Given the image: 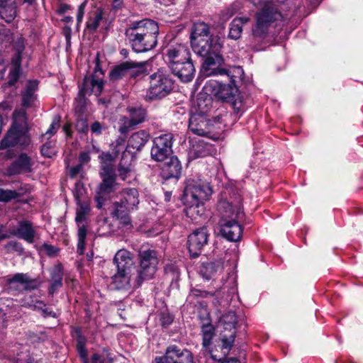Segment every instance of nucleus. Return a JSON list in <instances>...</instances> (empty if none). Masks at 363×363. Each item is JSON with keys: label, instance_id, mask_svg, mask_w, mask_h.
I'll list each match as a JSON object with an SVG mask.
<instances>
[{"label": "nucleus", "instance_id": "1", "mask_svg": "<svg viewBox=\"0 0 363 363\" xmlns=\"http://www.w3.org/2000/svg\"><path fill=\"white\" fill-rule=\"evenodd\" d=\"M193 50L199 55L205 57L204 67L208 74H223L225 70L218 68L223 63L220 54L222 48L220 39L218 36L210 35L209 26L203 22L194 24L190 35Z\"/></svg>", "mask_w": 363, "mask_h": 363}, {"label": "nucleus", "instance_id": "2", "mask_svg": "<svg viewBox=\"0 0 363 363\" xmlns=\"http://www.w3.org/2000/svg\"><path fill=\"white\" fill-rule=\"evenodd\" d=\"M255 5L263 4L255 14V22L251 28L252 40L262 44L269 37L270 30L282 19V15L274 2H283L284 0H252Z\"/></svg>", "mask_w": 363, "mask_h": 363}, {"label": "nucleus", "instance_id": "3", "mask_svg": "<svg viewBox=\"0 0 363 363\" xmlns=\"http://www.w3.org/2000/svg\"><path fill=\"white\" fill-rule=\"evenodd\" d=\"M158 33L157 23L147 18L131 23L125 32L129 44L135 52L152 50L157 45Z\"/></svg>", "mask_w": 363, "mask_h": 363}, {"label": "nucleus", "instance_id": "4", "mask_svg": "<svg viewBox=\"0 0 363 363\" xmlns=\"http://www.w3.org/2000/svg\"><path fill=\"white\" fill-rule=\"evenodd\" d=\"M218 208L220 214L219 225L223 237L231 242L240 240L242 228L238 220L243 216L240 197L230 201L221 200L218 204Z\"/></svg>", "mask_w": 363, "mask_h": 363}, {"label": "nucleus", "instance_id": "5", "mask_svg": "<svg viewBox=\"0 0 363 363\" xmlns=\"http://www.w3.org/2000/svg\"><path fill=\"white\" fill-rule=\"evenodd\" d=\"M113 264L116 272L111 277V285L117 290H130L138 289L142 284V280L138 278L135 267L129 251L119 250L113 257Z\"/></svg>", "mask_w": 363, "mask_h": 363}, {"label": "nucleus", "instance_id": "6", "mask_svg": "<svg viewBox=\"0 0 363 363\" xmlns=\"http://www.w3.org/2000/svg\"><path fill=\"white\" fill-rule=\"evenodd\" d=\"M213 194L210 184L200 178H189L186 180L184 191V201L187 205V215L201 214L203 211V201Z\"/></svg>", "mask_w": 363, "mask_h": 363}, {"label": "nucleus", "instance_id": "7", "mask_svg": "<svg viewBox=\"0 0 363 363\" xmlns=\"http://www.w3.org/2000/svg\"><path fill=\"white\" fill-rule=\"evenodd\" d=\"M117 197L118 201L113 203L111 214L121 224L130 225V213L138 208L140 203L138 191L135 188H125Z\"/></svg>", "mask_w": 363, "mask_h": 363}, {"label": "nucleus", "instance_id": "8", "mask_svg": "<svg viewBox=\"0 0 363 363\" xmlns=\"http://www.w3.org/2000/svg\"><path fill=\"white\" fill-rule=\"evenodd\" d=\"M28 125L26 111H16L13 113V124L7 135L0 143V150L19 145L26 146L30 143L27 135Z\"/></svg>", "mask_w": 363, "mask_h": 363}, {"label": "nucleus", "instance_id": "9", "mask_svg": "<svg viewBox=\"0 0 363 363\" xmlns=\"http://www.w3.org/2000/svg\"><path fill=\"white\" fill-rule=\"evenodd\" d=\"M150 86L146 96L150 100L161 99L169 95L174 88V80L166 71L158 69L149 77Z\"/></svg>", "mask_w": 363, "mask_h": 363}, {"label": "nucleus", "instance_id": "10", "mask_svg": "<svg viewBox=\"0 0 363 363\" xmlns=\"http://www.w3.org/2000/svg\"><path fill=\"white\" fill-rule=\"evenodd\" d=\"M138 267L135 269L138 279L143 282L152 279L159 264L157 252L151 248L142 247L138 252Z\"/></svg>", "mask_w": 363, "mask_h": 363}, {"label": "nucleus", "instance_id": "11", "mask_svg": "<svg viewBox=\"0 0 363 363\" xmlns=\"http://www.w3.org/2000/svg\"><path fill=\"white\" fill-rule=\"evenodd\" d=\"M223 330L220 332L221 350L226 356L232 348L236 335L237 316L234 312H228L223 316Z\"/></svg>", "mask_w": 363, "mask_h": 363}, {"label": "nucleus", "instance_id": "12", "mask_svg": "<svg viewBox=\"0 0 363 363\" xmlns=\"http://www.w3.org/2000/svg\"><path fill=\"white\" fill-rule=\"evenodd\" d=\"M173 140L174 135L171 133H164L156 137L153 140V145L150 152L152 160L162 162L168 159L172 152Z\"/></svg>", "mask_w": 363, "mask_h": 363}, {"label": "nucleus", "instance_id": "13", "mask_svg": "<svg viewBox=\"0 0 363 363\" xmlns=\"http://www.w3.org/2000/svg\"><path fill=\"white\" fill-rule=\"evenodd\" d=\"M154 363H194L192 353L177 345H172L167 347L162 357H157Z\"/></svg>", "mask_w": 363, "mask_h": 363}, {"label": "nucleus", "instance_id": "14", "mask_svg": "<svg viewBox=\"0 0 363 363\" xmlns=\"http://www.w3.org/2000/svg\"><path fill=\"white\" fill-rule=\"evenodd\" d=\"M77 207L76 209L75 221L78 225V243L77 252L79 255H83L85 249V239L86 237V228L84 224H82L86 219V217L90 211V206L89 201L84 200L77 201Z\"/></svg>", "mask_w": 363, "mask_h": 363}, {"label": "nucleus", "instance_id": "15", "mask_svg": "<svg viewBox=\"0 0 363 363\" xmlns=\"http://www.w3.org/2000/svg\"><path fill=\"white\" fill-rule=\"evenodd\" d=\"M145 62H124L115 67L109 73L110 79L117 81L126 75L136 77L145 72Z\"/></svg>", "mask_w": 363, "mask_h": 363}, {"label": "nucleus", "instance_id": "16", "mask_svg": "<svg viewBox=\"0 0 363 363\" xmlns=\"http://www.w3.org/2000/svg\"><path fill=\"white\" fill-rule=\"evenodd\" d=\"M104 86V82L101 79H97L94 76L91 75L85 77L82 87L79 89L78 96L76 99V103L77 106L81 108L84 107L86 104L85 95L94 94L96 96L99 95Z\"/></svg>", "mask_w": 363, "mask_h": 363}, {"label": "nucleus", "instance_id": "17", "mask_svg": "<svg viewBox=\"0 0 363 363\" xmlns=\"http://www.w3.org/2000/svg\"><path fill=\"white\" fill-rule=\"evenodd\" d=\"M208 231L206 227L195 230L188 237V249L192 257H198L203 247L208 243Z\"/></svg>", "mask_w": 363, "mask_h": 363}, {"label": "nucleus", "instance_id": "18", "mask_svg": "<svg viewBox=\"0 0 363 363\" xmlns=\"http://www.w3.org/2000/svg\"><path fill=\"white\" fill-rule=\"evenodd\" d=\"M206 89L211 90L212 94L224 101L233 100L238 92V89L234 82L221 84L216 81H210L207 82Z\"/></svg>", "mask_w": 363, "mask_h": 363}, {"label": "nucleus", "instance_id": "19", "mask_svg": "<svg viewBox=\"0 0 363 363\" xmlns=\"http://www.w3.org/2000/svg\"><path fill=\"white\" fill-rule=\"evenodd\" d=\"M165 57L169 67L177 62L187 60V59L191 57V55L186 45L179 43L172 45L167 48Z\"/></svg>", "mask_w": 363, "mask_h": 363}, {"label": "nucleus", "instance_id": "20", "mask_svg": "<svg viewBox=\"0 0 363 363\" xmlns=\"http://www.w3.org/2000/svg\"><path fill=\"white\" fill-rule=\"evenodd\" d=\"M172 73L177 76L182 82H191L195 74V68L191 57L182 62H177L170 65Z\"/></svg>", "mask_w": 363, "mask_h": 363}, {"label": "nucleus", "instance_id": "21", "mask_svg": "<svg viewBox=\"0 0 363 363\" xmlns=\"http://www.w3.org/2000/svg\"><path fill=\"white\" fill-rule=\"evenodd\" d=\"M32 162L30 158L25 153H21L8 167L9 175L19 174L23 172H31Z\"/></svg>", "mask_w": 363, "mask_h": 363}, {"label": "nucleus", "instance_id": "22", "mask_svg": "<svg viewBox=\"0 0 363 363\" xmlns=\"http://www.w3.org/2000/svg\"><path fill=\"white\" fill-rule=\"evenodd\" d=\"M161 167V174L164 179L179 178L181 175L182 166L177 157H171Z\"/></svg>", "mask_w": 363, "mask_h": 363}, {"label": "nucleus", "instance_id": "23", "mask_svg": "<svg viewBox=\"0 0 363 363\" xmlns=\"http://www.w3.org/2000/svg\"><path fill=\"white\" fill-rule=\"evenodd\" d=\"M38 88L37 80L28 81L25 90L22 92V106L25 108H30L35 106L37 101L35 94Z\"/></svg>", "mask_w": 363, "mask_h": 363}, {"label": "nucleus", "instance_id": "24", "mask_svg": "<svg viewBox=\"0 0 363 363\" xmlns=\"http://www.w3.org/2000/svg\"><path fill=\"white\" fill-rule=\"evenodd\" d=\"M189 128L199 136H206L210 133L208 123L203 116H192L189 120Z\"/></svg>", "mask_w": 363, "mask_h": 363}, {"label": "nucleus", "instance_id": "25", "mask_svg": "<svg viewBox=\"0 0 363 363\" xmlns=\"http://www.w3.org/2000/svg\"><path fill=\"white\" fill-rule=\"evenodd\" d=\"M201 334L203 342L202 345L205 350H208L211 357L216 361H220L221 358L214 354L211 350H209V347L212 343V340L215 335V329L213 325L211 323L203 324L201 327Z\"/></svg>", "mask_w": 363, "mask_h": 363}, {"label": "nucleus", "instance_id": "26", "mask_svg": "<svg viewBox=\"0 0 363 363\" xmlns=\"http://www.w3.org/2000/svg\"><path fill=\"white\" fill-rule=\"evenodd\" d=\"M150 135L145 130H139L134 133L128 140L125 150L128 151V149L130 148L137 151L140 150L148 141Z\"/></svg>", "mask_w": 363, "mask_h": 363}, {"label": "nucleus", "instance_id": "27", "mask_svg": "<svg viewBox=\"0 0 363 363\" xmlns=\"http://www.w3.org/2000/svg\"><path fill=\"white\" fill-rule=\"evenodd\" d=\"M250 21L247 16L235 18L229 26L228 38L233 40H238L241 37L242 27Z\"/></svg>", "mask_w": 363, "mask_h": 363}, {"label": "nucleus", "instance_id": "28", "mask_svg": "<svg viewBox=\"0 0 363 363\" xmlns=\"http://www.w3.org/2000/svg\"><path fill=\"white\" fill-rule=\"evenodd\" d=\"M0 15L6 22H11L16 16L15 0H0Z\"/></svg>", "mask_w": 363, "mask_h": 363}, {"label": "nucleus", "instance_id": "29", "mask_svg": "<svg viewBox=\"0 0 363 363\" xmlns=\"http://www.w3.org/2000/svg\"><path fill=\"white\" fill-rule=\"evenodd\" d=\"M213 147L211 144L201 140L193 145L190 150V155L192 158L205 157L211 154Z\"/></svg>", "mask_w": 363, "mask_h": 363}, {"label": "nucleus", "instance_id": "30", "mask_svg": "<svg viewBox=\"0 0 363 363\" xmlns=\"http://www.w3.org/2000/svg\"><path fill=\"white\" fill-rule=\"evenodd\" d=\"M52 284L49 289V292L53 294L57 289L62 285L63 269L60 263L55 264L51 270Z\"/></svg>", "mask_w": 363, "mask_h": 363}, {"label": "nucleus", "instance_id": "31", "mask_svg": "<svg viewBox=\"0 0 363 363\" xmlns=\"http://www.w3.org/2000/svg\"><path fill=\"white\" fill-rule=\"evenodd\" d=\"M15 234L29 243L33 242L35 231L31 223L28 221L21 222Z\"/></svg>", "mask_w": 363, "mask_h": 363}, {"label": "nucleus", "instance_id": "32", "mask_svg": "<svg viewBox=\"0 0 363 363\" xmlns=\"http://www.w3.org/2000/svg\"><path fill=\"white\" fill-rule=\"evenodd\" d=\"M9 284L14 282L23 284L25 290H33L38 287V281L35 279H30L27 274L18 273L12 278L8 280Z\"/></svg>", "mask_w": 363, "mask_h": 363}, {"label": "nucleus", "instance_id": "33", "mask_svg": "<svg viewBox=\"0 0 363 363\" xmlns=\"http://www.w3.org/2000/svg\"><path fill=\"white\" fill-rule=\"evenodd\" d=\"M132 159L133 155L130 154V151L125 150L123 152L118 169V177L122 180H125L127 174L130 172Z\"/></svg>", "mask_w": 363, "mask_h": 363}, {"label": "nucleus", "instance_id": "34", "mask_svg": "<svg viewBox=\"0 0 363 363\" xmlns=\"http://www.w3.org/2000/svg\"><path fill=\"white\" fill-rule=\"evenodd\" d=\"M103 20L102 11L97 10L89 17L86 21V28L90 32L96 31Z\"/></svg>", "mask_w": 363, "mask_h": 363}, {"label": "nucleus", "instance_id": "35", "mask_svg": "<svg viewBox=\"0 0 363 363\" xmlns=\"http://www.w3.org/2000/svg\"><path fill=\"white\" fill-rule=\"evenodd\" d=\"M128 111L129 113V117L132 119V121L137 125L145 121L146 117V111L141 108H128Z\"/></svg>", "mask_w": 363, "mask_h": 363}, {"label": "nucleus", "instance_id": "36", "mask_svg": "<svg viewBox=\"0 0 363 363\" xmlns=\"http://www.w3.org/2000/svg\"><path fill=\"white\" fill-rule=\"evenodd\" d=\"M227 102L231 103L235 118L236 119L239 118L245 111L242 98L240 96L239 91L235 94V98L233 100L228 101Z\"/></svg>", "mask_w": 363, "mask_h": 363}, {"label": "nucleus", "instance_id": "37", "mask_svg": "<svg viewBox=\"0 0 363 363\" xmlns=\"http://www.w3.org/2000/svg\"><path fill=\"white\" fill-rule=\"evenodd\" d=\"M115 184L114 177H108L103 178V181L99 186V194H108L113 191Z\"/></svg>", "mask_w": 363, "mask_h": 363}, {"label": "nucleus", "instance_id": "38", "mask_svg": "<svg viewBox=\"0 0 363 363\" xmlns=\"http://www.w3.org/2000/svg\"><path fill=\"white\" fill-rule=\"evenodd\" d=\"M25 305L29 308H33V310L41 311L42 315L44 317H56V313L46 308L45 304L41 301H36L33 304L28 303H25Z\"/></svg>", "mask_w": 363, "mask_h": 363}, {"label": "nucleus", "instance_id": "39", "mask_svg": "<svg viewBox=\"0 0 363 363\" xmlns=\"http://www.w3.org/2000/svg\"><path fill=\"white\" fill-rule=\"evenodd\" d=\"M136 125L130 117L123 116L120 119L119 132L121 134H126Z\"/></svg>", "mask_w": 363, "mask_h": 363}, {"label": "nucleus", "instance_id": "40", "mask_svg": "<svg viewBox=\"0 0 363 363\" xmlns=\"http://www.w3.org/2000/svg\"><path fill=\"white\" fill-rule=\"evenodd\" d=\"M20 194L14 190L0 189V202H9L18 198Z\"/></svg>", "mask_w": 363, "mask_h": 363}, {"label": "nucleus", "instance_id": "41", "mask_svg": "<svg viewBox=\"0 0 363 363\" xmlns=\"http://www.w3.org/2000/svg\"><path fill=\"white\" fill-rule=\"evenodd\" d=\"M15 363H48L45 362L43 359H34L30 354L27 352H22L21 354H18L17 357L15 359Z\"/></svg>", "mask_w": 363, "mask_h": 363}, {"label": "nucleus", "instance_id": "42", "mask_svg": "<svg viewBox=\"0 0 363 363\" xmlns=\"http://www.w3.org/2000/svg\"><path fill=\"white\" fill-rule=\"evenodd\" d=\"M69 175L71 178L79 177L81 179H84L86 173L84 171L83 165H82V164H79L76 166L69 167Z\"/></svg>", "mask_w": 363, "mask_h": 363}, {"label": "nucleus", "instance_id": "43", "mask_svg": "<svg viewBox=\"0 0 363 363\" xmlns=\"http://www.w3.org/2000/svg\"><path fill=\"white\" fill-rule=\"evenodd\" d=\"M85 193V189L81 181L76 182L73 190V194L77 201H84L83 196Z\"/></svg>", "mask_w": 363, "mask_h": 363}, {"label": "nucleus", "instance_id": "44", "mask_svg": "<svg viewBox=\"0 0 363 363\" xmlns=\"http://www.w3.org/2000/svg\"><path fill=\"white\" fill-rule=\"evenodd\" d=\"M125 146V139L123 138H117L112 144L111 148L113 154L117 157L121 152L123 151Z\"/></svg>", "mask_w": 363, "mask_h": 363}, {"label": "nucleus", "instance_id": "45", "mask_svg": "<svg viewBox=\"0 0 363 363\" xmlns=\"http://www.w3.org/2000/svg\"><path fill=\"white\" fill-rule=\"evenodd\" d=\"M41 153L44 157L50 158L55 153V147L52 142L50 141L45 143L41 147Z\"/></svg>", "mask_w": 363, "mask_h": 363}, {"label": "nucleus", "instance_id": "46", "mask_svg": "<svg viewBox=\"0 0 363 363\" xmlns=\"http://www.w3.org/2000/svg\"><path fill=\"white\" fill-rule=\"evenodd\" d=\"M214 295L213 293L209 292L207 291H203L197 289H193L191 290L190 294L189 295V298H206L208 296H213Z\"/></svg>", "mask_w": 363, "mask_h": 363}, {"label": "nucleus", "instance_id": "47", "mask_svg": "<svg viewBox=\"0 0 363 363\" xmlns=\"http://www.w3.org/2000/svg\"><path fill=\"white\" fill-rule=\"evenodd\" d=\"M60 116H56L53 119L52 123L50 124L49 129L46 131L45 135H48V138L53 135L57 132L58 128H60Z\"/></svg>", "mask_w": 363, "mask_h": 363}, {"label": "nucleus", "instance_id": "48", "mask_svg": "<svg viewBox=\"0 0 363 363\" xmlns=\"http://www.w3.org/2000/svg\"><path fill=\"white\" fill-rule=\"evenodd\" d=\"M20 74H21L20 69H16L12 68L9 72L8 84L9 86L14 85L18 80Z\"/></svg>", "mask_w": 363, "mask_h": 363}, {"label": "nucleus", "instance_id": "49", "mask_svg": "<svg viewBox=\"0 0 363 363\" xmlns=\"http://www.w3.org/2000/svg\"><path fill=\"white\" fill-rule=\"evenodd\" d=\"M206 270L211 274L223 269V265L220 262H210L205 266Z\"/></svg>", "mask_w": 363, "mask_h": 363}, {"label": "nucleus", "instance_id": "50", "mask_svg": "<svg viewBox=\"0 0 363 363\" xmlns=\"http://www.w3.org/2000/svg\"><path fill=\"white\" fill-rule=\"evenodd\" d=\"M42 250L45 252L47 255L49 257H55L57 255L59 250L57 247L49 245V244H43L42 246Z\"/></svg>", "mask_w": 363, "mask_h": 363}, {"label": "nucleus", "instance_id": "51", "mask_svg": "<svg viewBox=\"0 0 363 363\" xmlns=\"http://www.w3.org/2000/svg\"><path fill=\"white\" fill-rule=\"evenodd\" d=\"M236 11L237 9L233 5H232L221 12L220 18L223 21H227L230 17H232L236 13Z\"/></svg>", "mask_w": 363, "mask_h": 363}, {"label": "nucleus", "instance_id": "52", "mask_svg": "<svg viewBox=\"0 0 363 363\" xmlns=\"http://www.w3.org/2000/svg\"><path fill=\"white\" fill-rule=\"evenodd\" d=\"M86 4H87V1H84L78 7L77 14V26H79V25L82 23V21L83 20Z\"/></svg>", "mask_w": 363, "mask_h": 363}, {"label": "nucleus", "instance_id": "53", "mask_svg": "<svg viewBox=\"0 0 363 363\" xmlns=\"http://www.w3.org/2000/svg\"><path fill=\"white\" fill-rule=\"evenodd\" d=\"M100 174L103 178L108 177H114L113 168L110 164H102Z\"/></svg>", "mask_w": 363, "mask_h": 363}, {"label": "nucleus", "instance_id": "54", "mask_svg": "<svg viewBox=\"0 0 363 363\" xmlns=\"http://www.w3.org/2000/svg\"><path fill=\"white\" fill-rule=\"evenodd\" d=\"M14 49L16 50V54L22 55L25 49V42L23 38H20L16 40L14 43Z\"/></svg>", "mask_w": 363, "mask_h": 363}, {"label": "nucleus", "instance_id": "55", "mask_svg": "<svg viewBox=\"0 0 363 363\" xmlns=\"http://www.w3.org/2000/svg\"><path fill=\"white\" fill-rule=\"evenodd\" d=\"M21 55L15 53L11 59L12 68L21 70Z\"/></svg>", "mask_w": 363, "mask_h": 363}, {"label": "nucleus", "instance_id": "56", "mask_svg": "<svg viewBox=\"0 0 363 363\" xmlns=\"http://www.w3.org/2000/svg\"><path fill=\"white\" fill-rule=\"evenodd\" d=\"M77 347H86V338L82 335L80 331L77 332Z\"/></svg>", "mask_w": 363, "mask_h": 363}, {"label": "nucleus", "instance_id": "57", "mask_svg": "<svg viewBox=\"0 0 363 363\" xmlns=\"http://www.w3.org/2000/svg\"><path fill=\"white\" fill-rule=\"evenodd\" d=\"M79 356L83 360V363H88L87 350L86 347H77Z\"/></svg>", "mask_w": 363, "mask_h": 363}, {"label": "nucleus", "instance_id": "58", "mask_svg": "<svg viewBox=\"0 0 363 363\" xmlns=\"http://www.w3.org/2000/svg\"><path fill=\"white\" fill-rule=\"evenodd\" d=\"M91 132L93 134H96V135L101 134V132H102V125H101V124L99 122H98V121L94 122L91 125Z\"/></svg>", "mask_w": 363, "mask_h": 363}, {"label": "nucleus", "instance_id": "59", "mask_svg": "<svg viewBox=\"0 0 363 363\" xmlns=\"http://www.w3.org/2000/svg\"><path fill=\"white\" fill-rule=\"evenodd\" d=\"M91 160L89 153L87 152H82L79 154V164H82V165L88 163Z\"/></svg>", "mask_w": 363, "mask_h": 363}, {"label": "nucleus", "instance_id": "60", "mask_svg": "<svg viewBox=\"0 0 363 363\" xmlns=\"http://www.w3.org/2000/svg\"><path fill=\"white\" fill-rule=\"evenodd\" d=\"M91 363H105V358L104 356L95 353L91 357Z\"/></svg>", "mask_w": 363, "mask_h": 363}, {"label": "nucleus", "instance_id": "61", "mask_svg": "<svg viewBox=\"0 0 363 363\" xmlns=\"http://www.w3.org/2000/svg\"><path fill=\"white\" fill-rule=\"evenodd\" d=\"M71 9V6L66 4H61L57 9V13L63 14Z\"/></svg>", "mask_w": 363, "mask_h": 363}, {"label": "nucleus", "instance_id": "62", "mask_svg": "<svg viewBox=\"0 0 363 363\" xmlns=\"http://www.w3.org/2000/svg\"><path fill=\"white\" fill-rule=\"evenodd\" d=\"M172 322V318L169 315H162V324L163 325H168Z\"/></svg>", "mask_w": 363, "mask_h": 363}, {"label": "nucleus", "instance_id": "63", "mask_svg": "<svg viewBox=\"0 0 363 363\" xmlns=\"http://www.w3.org/2000/svg\"><path fill=\"white\" fill-rule=\"evenodd\" d=\"M6 66L4 63H0V79H2L5 74Z\"/></svg>", "mask_w": 363, "mask_h": 363}, {"label": "nucleus", "instance_id": "64", "mask_svg": "<svg viewBox=\"0 0 363 363\" xmlns=\"http://www.w3.org/2000/svg\"><path fill=\"white\" fill-rule=\"evenodd\" d=\"M221 363H240L236 358H229L223 361Z\"/></svg>", "mask_w": 363, "mask_h": 363}]
</instances>
